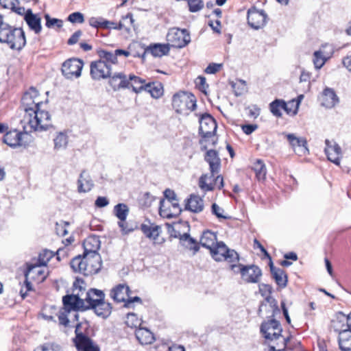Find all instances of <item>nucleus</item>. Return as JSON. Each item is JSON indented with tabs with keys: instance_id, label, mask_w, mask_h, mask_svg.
Wrapping results in <instances>:
<instances>
[{
	"instance_id": "f257e3e1",
	"label": "nucleus",
	"mask_w": 351,
	"mask_h": 351,
	"mask_svg": "<svg viewBox=\"0 0 351 351\" xmlns=\"http://www.w3.org/2000/svg\"><path fill=\"white\" fill-rule=\"evenodd\" d=\"M42 101L38 91L34 87L27 90L21 99V107L26 112L27 123L34 131H44L52 126L51 115L40 109Z\"/></svg>"
},
{
	"instance_id": "f03ea898",
	"label": "nucleus",
	"mask_w": 351,
	"mask_h": 351,
	"mask_svg": "<svg viewBox=\"0 0 351 351\" xmlns=\"http://www.w3.org/2000/svg\"><path fill=\"white\" fill-rule=\"evenodd\" d=\"M71 267L75 272L84 276L97 274L101 267V258L99 253H83V256H77L71 261Z\"/></svg>"
},
{
	"instance_id": "7ed1b4c3",
	"label": "nucleus",
	"mask_w": 351,
	"mask_h": 351,
	"mask_svg": "<svg viewBox=\"0 0 351 351\" xmlns=\"http://www.w3.org/2000/svg\"><path fill=\"white\" fill-rule=\"evenodd\" d=\"M86 310L93 309L95 313L103 319L108 318L112 313V305L105 301V293L99 289H90L85 292Z\"/></svg>"
},
{
	"instance_id": "20e7f679",
	"label": "nucleus",
	"mask_w": 351,
	"mask_h": 351,
	"mask_svg": "<svg viewBox=\"0 0 351 351\" xmlns=\"http://www.w3.org/2000/svg\"><path fill=\"white\" fill-rule=\"evenodd\" d=\"M1 43H6L12 49L21 50L26 44L23 29L10 27L1 21Z\"/></svg>"
},
{
	"instance_id": "39448f33",
	"label": "nucleus",
	"mask_w": 351,
	"mask_h": 351,
	"mask_svg": "<svg viewBox=\"0 0 351 351\" xmlns=\"http://www.w3.org/2000/svg\"><path fill=\"white\" fill-rule=\"evenodd\" d=\"M196 101L195 97L192 93L180 92L173 96L172 106L177 113L188 115L196 108Z\"/></svg>"
},
{
	"instance_id": "423d86ee",
	"label": "nucleus",
	"mask_w": 351,
	"mask_h": 351,
	"mask_svg": "<svg viewBox=\"0 0 351 351\" xmlns=\"http://www.w3.org/2000/svg\"><path fill=\"white\" fill-rule=\"evenodd\" d=\"M210 252L216 261H225L232 265L239 260L238 253L234 250L229 249L222 241L217 243Z\"/></svg>"
},
{
	"instance_id": "0eeeda50",
	"label": "nucleus",
	"mask_w": 351,
	"mask_h": 351,
	"mask_svg": "<svg viewBox=\"0 0 351 351\" xmlns=\"http://www.w3.org/2000/svg\"><path fill=\"white\" fill-rule=\"evenodd\" d=\"M230 269L234 273L240 272L242 279L247 283H257L262 276L261 269L256 265H230Z\"/></svg>"
},
{
	"instance_id": "6e6552de",
	"label": "nucleus",
	"mask_w": 351,
	"mask_h": 351,
	"mask_svg": "<svg viewBox=\"0 0 351 351\" xmlns=\"http://www.w3.org/2000/svg\"><path fill=\"white\" fill-rule=\"evenodd\" d=\"M112 64L110 60L99 58V60L93 61L90 66V74L94 80H100L110 77L112 74Z\"/></svg>"
},
{
	"instance_id": "1a4fd4ad",
	"label": "nucleus",
	"mask_w": 351,
	"mask_h": 351,
	"mask_svg": "<svg viewBox=\"0 0 351 351\" xmlns=\"http://www.w3.org/2000/svg\"><path fill=\"white\" fill-rule=\"evenodd\" d=\"M167 40L173 47L183 48L191 42V36L185 29L173 27L169 30Z\"/></svg>"
},
{
	"instance_id": "9d476101",
	"label": "nucleus",
	"mask_w": 351,
	"mask_h": 351,
	"mask_svg": "<svg viewBox=\"0 0 351 351\" xmlns=\"http://www.w3.org/2000/svg\"><path fill=\"white\" fill-rule=\"evenodd\" d=\"M84 66L82 60L78 58H70L62 64V73L67 79L77 78L81 75Z\"/></svg>"
},
{
	"instance_id": "9b49d317",
	"label": "nucleus",
	"mask_w": 351,
	"mask_h": 351,
	"mask_svg": "<svg viewBox=\"0 0 351 351\" xmlns=\"http://www.w3.org/2000/svg\"><path fill=\"white\" fill-rule=\"evenodd\" d=\"M217 128V122L210 114L205 113L201 116L199 133L202 138H208L215 135Z\"/></svg>"
},
{
	"instance_id": "f8f14e48",
	"label": "nucleus",
	"mask_w": 351,
	"mask_h": 351,
	"mask_svg": "<svg viewBox=\"0 0 351 351\" xmlns=\"http://www.w3.org/2000/svg\"><path fill=\"white\" fill-rule=\"evenodd\" d=\"M282 135L285 136L290 147L297 155L302 156L309 154L307 141L305 138L298 137L292 133L283 132Z\"/></svg>"
},
{
	"instance_id": "ddd939ff",
	"label": "nucleus",
	"mask_w": 351,
	"mask_h": 351,
	"mask_svg": "<svg viewBox=\"0 0 351 351\" xmlns=\"http://www.w3.org/2000/svg\"><path fill=\"white\" fill-rule=\"evenodd\" d=\"M29 135L27 132H21L17 130L7 132L3 136V143L11 147L26 146Z\"/></svg>"
},
{
	"instance_id": "4468645a",
	"label": "nucleus",
	"mask_w": 351,
	"mask_h": 351,
	"mask_svg": "<svg viewBox=\"0 0 351 351\" xmlns=\"http://www.w3.org/2000/svg\"><path fill=\"white\" fill-rule=\"evenodd\" d=\"M80 327V324H78L75 331L76 336L73 339L77 350L79 351H100L99 346L95 345L90 338L82 332H78Z\"/></svg>"
},
{
	"instance_id": "2eb2a0df",
	"label": "nucleus",
	"mask_w": 351,
	"mask_h": 351,
	"mask_svg": "<svg viewBox=\"0 0 351 351\" xmlns=\"http://www.w3.org/2000/svg\"><path fill=\"white\" fill-rule=\"evenodd\" d=\"M40 264L29 265L25 272V283L26 285L27 290H32V284L29 280L40 282H43L46 278L45 271L41 267Z\"/></svg>"
},
{
	"instance_id": "dca6fc26",
	"label": "nucleus",
	"mask_w": 351,
	"mask_h": 351,
	"mask_svg": "<svg viewBox=\"0 0 351 351\" xmlns=\"http://www.w3.org/2000/svg\"><path fill=\"white\" fill-rule=\"evenodd\" d=\"M282 331L279 322L274 319L265 322L261 326V332L267 339H277Z\"/></svg>"
},
{
	"instance_id": "f3484780",
	"label": "nucleus",
	"mask_w": 351,
	"mask_h": 351,
	"mask_svg": "<svg viewBox=\"0 0 351 351\" xmlns=\"http://www.w3.org/2000/svg\"><path fill=\"white\" fill-rule=\"evenodd\" d=\"M247 23L254 29L262 28L267 23V15L264 10L252 8L247 11Z\"/></svg>"
},
{
	"instance_id": "a211bd4d",
	"label": "nucleus",
	"mask_w": 351,
	"mask_h": 351,
	"mask_svg": "<svg viewBox=\"0 0 351 351\" xmlns=\"http://www.w3.org/2000/svg\"><path fill=\"white\" fill-rule=\"evenodd\" d=\"M83 293L82 294H80L77 293V294L74 295H64L62 298V302L64 305V308L69 309L70 311L71 310L74 311H86V302H85V298H82Z\"/></svg>"
},
{
	"instance_id": "6ab92c4d",
	"label": "nucleus",
	"mask_w": 351,
	"mask_h": 351,
	"mask_svg": "<svg viewBox=\"0 0 351 351\" xmlns=\"http://www.w3.org/2000/svg\"><path fill=\"white\" fill-rule=\"evenodd\" d=\"M141 230L148 239L153 241L154 244H161L165 241L163 238L160 237L162 232L161 227L154 224H142Z\"/></svg>"
},
{
	"instance_id": "aec40b11",
	"label": "nucleus",
	"mask_w": 351,
	"mask_h": 351,
	"mask_svg": "<svg viewBox=\"0 0 351 351\" xmlns=\"http://www.w3.org/2000/svg\"><path fill=\"white\" fill-rule=\"evenodd\" d=\"M326 148L325 154L328 159L334 164L339 165L340 164V158L341 156V149L335 142H330L328 139L325 141Z\"/></svg>"
},
{
	"instance_id": "412c9836",
	"label": "nucleus",
	"mask_w": 351,
	"mask_h": 351,
	"mask_svg": "<svg viewBox=\"0 0 351 351\" xmlns=\"http://www.w3.org/2000/svg\"><path fill=\"white\" fill-rule=\"evenodd\" d=\"M108 78V84L114 91L130 87V82L123 73H114L113 75L111 74Z\"/></svg>"
},
{
	"instance_id": "4be33fe9",
	"label": "nucleus",
	"mask_w": 351,
	"mask_h": 351,
	"mask_svg": "<svg viewBox=\"0 0 351 351\" xmlns=\"http://www.w3.org/2000/svg\"><path fill=\"white\" fill-rule=\"evenodd\" d=\"M204 160L208 163L212 176L219 173L221 168V159L216 150H208L205 154Z\"/></svg>"
},
{
	"instance_id": "5701e85b",
	"label": "nucleus",
	"mask_w": 351,
	"mask_h": 351,
	"mask_svg": "<svg viewBox=\"0 0 351 351\" xmlns=\"http://www.w3.org/2000/svg\"><path fill=\"white\" fill-rule=\"evenodd\" d=\"M24 20L29 28L35 34L40 33L42 30L41 18L38 14H34L31 9L27 10Z\"/></svg>"
},
{
	"instance_id": "b1692460",
	"label": "nucleus",
	"mask_w": 351,
	"mask_h": 351,
	"mask_svg": "<svg viewBox=\"0 0 351 351\" xmlns=\"http://www.w3.org/2000/svg\"><path fill=\"white\" fill-rule=\"evenodd\" d=\"M331 328H332L335 331L339 332V335L340 332L348 330L349 326L347 315L341 312L336 313L335 317L332 319Z\"/></svg>"
},
{
	"instance_id": "393cba45",
	"label": "nucleus",
	"mask_w": 351,
	"mask_h": 351,
	"mask_svg": "<svg viewBox=\"0 0 351 351\" xmlns=\"http://www.w3.org/2000/svg\"><path fill=\"white\" fill-rule=\"evenodd\" d=\"M130 292L128 286L120 284L111 290L110 296L117 302L125 303Z\"/></svg>"
},
{
	"instance_id": "a878e982",
	"label": "nucleus",
	"mask_w": 351,
	"mask_h": 351,
	"mask_svg": "<svg viewBox=\"0 0 351 351\" xmlns=\"http://www.w3.org/2000/svg\"><path fill=\"white\" fill-rule=\"evenodd\" d=\"M204 200L199 196L192 194L187 199L185 209L195 213H199L204 210Z\"/></svg>"
},
{
	"instance_id": "bb28decb",
	"label": "nucleus",
	"mask_w": 351,
	"mask_h": 351,
	"mask_svg": "<svg viewBox=\"0 0 351 351\" xmlns=\"http://www.w3.org/2000/svg\"><path fill=\"white\" fill-rule=\"evenodd\" d=\"M338 102L339 99L334 90L330 88H326L322 96V105L327 108H332Z\"/></svg>"
},
{
	"instance_id": "cd10ccee",
	"label": "nucleus",
	"mask_w": 351,
	"mask_h": 351,
	"mask_svg": "<svg viewBox=\"0 0 351 351\" xmlns=\"http://www.w3.org/2000/svg\"><path fill=\"white\" fill-rule=\"evenodd\" d=\"M77 184V190L80 193L89 192L94 186L90 175L84 170L80 173Z\"/></svg>"
},
{
	"instance_id": "c85d7f7f",
	"label": "nucleus",
	"mask_w": 351,
	"mask_h": 351,
	"mask_svg": "<svg viewBox=\"0 0 351 351\" xmlns=\"http://www.w3.org/2000/svg\"><path fill=\"white\" fill-rule=\"evenodd\" d=\"M269 265L271 275L276 284L280 287H285L287 283V276L285 271L280 268L274 267L272 261L269 263Z\"/></svg>"
},
{
	"instance_id": "c756f323",
	"label": "nucleus",
	"mask_w": 351,
	"mask_h": 351,
	"mask_svg": "<svg viewBox=\"0 0 351 351\" xmlns=\"http://www.w3.org/2000/svg\"><path fill=\"white\" fill-rule=\"evenodd\" d=\"M97 54L99 58L110 60L111 63L116 64L117 63V56L123 55L128 57L130 52L123 49H116L114 52L101 49L97 51Z\"/></svg>"
},
{
	"instance_id": "7c9ffc66",
	"label": "nucleus",
	"mask_w": 351,
	"mask_h": 351,
	"mask_svg": "<svg viewBox=\"0 0 351 351\" xmlns=\"http://www.w3.org/2000/svg\"><path fill=\"white\" fill-rule=\"evenodd\" d=\"M135 335L139 343L143 345L151 344L155 340L154 334L145 327L136 329Z\"/></svg>"
},
{
	"instance_id": "2f4dec72",
	"label": "nucleus",
	"mask_w": 351,
	"mask_h": 351,
	"mask_svg": "<svg viewBox=\"0 0 351 351\" xmlns=\"http://www.w3.org/2000/svg\"><path fill=\"white\" fill-rule=\"evenodd\" d=\"M169 44H154L149 45L145 51V53H149L154 57H162L167 55L169 52Z\"/></svg>"
},
{
	"instance_id": "473e14b6",
	"label": "nucleus",
	"mask_w": 351,
	"mask_h": 351,
	"mask_svg": "<svg viewBox=\"0 0 351 351\" xmlns=\"http://www.w3.org/2000/svg\"><path fill=\"white\" fill-rule=\"evenodd\" d=\"M218 243L217 241V235L215 233L206 230L204 231L200 239V244L202 247L208 249L210 251Z\"/></svg>"
},
{
	"instance_id": "72a5a7b5",
	"label": "nucleus",
	"mask_w": 351,
	"mask_h": 351,
	"mask_svg": "<svg viewBox=\"0 0 351 351\" xmlns=\"http://www.w3.org/2000/svg\"><path fill=\"white\" fill-rule=\"evenodd\" d=\"M269 108L271 112L277 117H280L282 116L281 110H285L287 113H289L290 112L287 103L281 99H275L272 101L269 104Z\"/></svg>"
},
{
	"instance_id": "f704fd0d",
	"label": "nucleus",
	"mask_w": 351,
	"mask_h": 351,
	"mask_svg": "<svg viewBox=\"0 0 351 351\" xmlns=\"http://www.w3.org/2000/svg\"><path fill=\"white\" fill-rule=\"evenodd\" d=\"M64 252V250L59 249L56 252V254H55L51 250H43L38 255V264H40V265H46L47 262L55 256H56V259L59 261L60 260V254Z\"/></svg>"
},
{
	"instance_id": "c9c22d12",
	"label": "nucleus",
	"mask_w": 351,
	"mask_h": 351,
	"mask_svg": "<svg viewBox=\"0 0 351 351\" xmlns=\"http://www.w3.org/2000/svg\"><path fill=\"white\" fill-rule=\"evenodd\" d=\"M83 245L84 248V253H98V250L100 247V241L98 238L95 237H90L84 241Z\"/></svg>"
},
{
	"instance_id": "e433bc0d",
	"label": "nucleus",
	"mask_w": 351,
	"mask_h": 351,
	"mask_svg": "<svg viewBox=\"0 0 351 351\" xmlns=\"http://www.w3.org/2000/svg\"><path fill=\"white\" fill-rule=\"evenodd\" d=\"M339 345L342 351L351 350V330L340 332L339 335Z\"/></svg>"
},
{
	"instance_id": "4c0bfd02",
	"label": "nucleus",
	"mask_w": 351,
	"mask_h": 351,
	"mask_svg": "<svg viewBox=\"0 0 351 351\" xmlns=\"http://www.w3.org/2000/svg\"><path fill=\"white\" fill-rule=\"evenodd\" d=\"M149 93L152 97L158 99L163 95V86L159 82H149L145 84V90Z\"/></svg>"
},
{
	"instance_id": "58836bf2",
	"label": "nucleus",
	"mask_w": 351,
	"mask_h": 351,
	"mask_svg": "<svg viewBox=\"0 0 351 351\" xmlns=\"http://www.w3.org/2000/svg\"><path fill=\"white\" fill-rule=\"evenodd\" d=\"M130 86L132 87V90L136 93H141L145 90V80L134 75H130L129 77Z\"/></svg>"
},
{
	"instance_id": "ea45409f",
	"label": "nucleus",
	"mask_w": 351,
	"mask_h": 351,
	"mask_svg": "<svg viewBox=\"0 0 351 351\" xmlns=\"http://www.w3.org/2000/svg\"><path fill=\"white\" fill-rule=\"evenodd\" d=\"M253 169L256 177L259 181H264L266 178L267 169L265 163L261 159H257L254 163Z\"/></svg>"
},
{
	"instance_id": "a19ab883",
	"label": "nucleus",
	"mask_w": 351,
	"mask_h": 351,
	"mask_svg": "<svg viewBox=\"0 0 351 351\" xmlns=\"http://www.w3.org/2000/svg\"><path fill=\"white\" fill-rule=\"evenodd\" d=\"M4 3H1V6L5 8H9L12 11L16 12L19 15L24 16L26 13L25 8L19 6V1L18 0H3Z\"/></svg>"
},
{
	"instance_id": "79ce46f5",
	"label": "nucleus",
	"mask_w": 351,
	"mask_h": 351,
	"mask_svg": "<svg viewBox=\"0 0 351 351\" xmlns=\"http://www.w3.org/2000/svg\"><path fill=\"white\" fill-rule=\"evenodd\" d=\"M181 241H183L184 245L191 250H193L194 254L197 252L199 250V246L196 241L190 237L187 233H184L180 237Z\"/></svg>"
},
{
	"instance_id": "37998d69",
	"label": "nucleus",
	"mask_w": 351,
	"mask_h": 351,
	"mask_svg": "<svg viewBox=\"0 0 351 351\" xmlns=\"http://www.w3.org/2000/svg\"><path fill=\"white\" fill-rule=\"evenodd\" d=\"M113 211L119 221H125L129 213V208L125 204L119 203L114 207Z\"/></svg>"
},
{
	"instance_id": "c03bdc74",
	"label": "nucleus",
	"mask_w": 351,
	"mask_h": 351,
	"mask_svg": "<svg viewBox=\"0 0 351 351\" xmlns=\"http://www.w3.org/2000/svg\"><path fill=\"white\" fill-rule=\"evenodd\" d=\"M159 214L162 217L167 219L176 217V215H174L170 205L167 204L165 199L160 201Z\"/></svg>"
},
{
	"instance_id": "a18cd8bd",
	"label": "nucleus",
	"mask_w": 351,
	"mask_h": 351,
	"mask_svg": "<svg viewBox=\"0 0 351 351\" xmlns=\"http://www.w3.org/2000/svg\"><path fill=\"white\" fill-rule=\"evenodd\" d=\"M142 319L134 313H128L126 316L125 324L130 328H141Z\"/></svg>"
},
{
	"instance_id": "49530a36",
	"label": "nucleus",
	"mask_w": 351,
	"mask_h": 351,
	"mask_svg": "<svg viewBox=\"0 0 351 351\" xmlns=\"http://www.w3.org/2000/svg\"><path fill=\"white\" fill-rule=\"evenodd\" d=\"M214 176L212 174L208 176L206 174L202 175L199 179V186L204 191H213L215 188L214 184L213 182H208V180H211Z\"/></svg>"
},
{
	"instance_id": "de8ad7c7",
	"label": "nucleus",
	"mask_w": 351,
	"mask_h": 351,
	"mask_svg": "<svg viewBox=\"0 0 351 351\" xmlns=\"http://www.w3.org/2000/svg\"><path fill=\"white\" fill-rule=\"evenodd\" d=\"M53 141L56 149H64L68 144V136L64 132H59L53 139Z\"/></svg>"
},
{
	"instance_id": "09e8293b",
	"label": "nucleus",
	"mask_w": 351,
	"mask_h": 351,
	"mask_svg": "<svg viewBox=\"0 0 351 351\" xmlns=\"http://www.w3.org/2000/svg\"><path fill=\"white\" fill-rule=\"evenodd\" d=\"M328 58L323 55L319 50L315 51L313 53V64L317 69H321Z\"/></svg>"
},
{
	"instance_id": "8fccbe9b",
	"label": "nucleus",
	"mask_w": 351,
	"mask_h": 351,
	"mask_svg": "<svg viewBox=\"0 0 351 351\" xmlns=\"http://www.w3.org/2000/svg\"><path fill=\"white\" fill-rule=\"evenodd\" d=\"M88 23L91 27L97 29H104V27H107L106 25L110 24L109 21L102 17H91L88 21Z\"/></svg>"
},
{
	"instance_id": "3c124183",
	"label": "nucleus",
	"mask_w": 351,
	"mask_h": 351,
	"mask_svg": "<svg viewBox=\"0 0 351 351\" xmlns=\"http://www.w3.org/2000/svg\"><path fill=\"white\" fill-rule=\"evenodd\" d=\"M134 21L132 14L131 13H128L125 16L122 17L119 23L123 24L125 26L123 27V29L129 32L131 27L134 26Z\"/></svg>"
},
{
	"instance_id": "603ef678",
	"label": "nucleus",
	"mask_w": 351,
	"mask_h": 351,
	"mask_svg": "<svg viewBox=\"0 0 351 351\" xmlns=\"http://www.w3.org/2000/svg\"><path fill=\"white\" fill-rule=\"evenodd\" d=\"M45 19L46 20L45 25L48 28H51V27H53L54 26H56L57 27H59V28L62 27L63 22L60 19L51 18L48 14H46L45 15Z\"/></svg>"
},
{
	"instance_id": "864d4df0",
	"label": "nucleus",
	"mask_w": 351,
	"mask_h": 351,
	"mask_svg": "<svg viewBox=\"0 0 351 351\" xmlns=\"http://www.w3.org/2000/svg\"><path fill=\"white\" fill-rule=\"evenodd\" d=\"M188 3L189 11L196 12L202 10L204 7L202 0H186Z\"/></svg>"
},
{
	"instance_id": "5fc2aeb1",
	"label": "nucleus",
	"mask_w": 351,
	"mask_h": 351,
	"mask_svg": "<svg viewBox=\"0 0 351 351\" xmlns=\"http://www.w3.org/2000/svg\"><path fill=\"white\" fill-rule=\"evenodd\" d=\"M119 226L121 228V232L124 234H129L133 232L136 228V226L129 223V222L125 221H119L118 222Z\"/></svg>"
},
{
	"instance_id": "6e6d98bb",
	"label": "nucleus",
	"mask_w": 351,
	"mask_h": 351,
	"mask_svg": "<svg viewBox=\"0 0 351 351\" xmlns=\"http://www.w3.org/2000/svg\"><path fill=\"white\" fill-rule=\"evenodd\" d=\"M34 351H62L61 347L56 343H45L38 347Z\"/></svg>"
},
{
	"instance_id": "4d7b16f0",
	"label": "nucleus",
	"mask_w": 351,
	"mask_h": 351,
	"mask_svg": "<svg viewBox=\"0 0 351 351\" xmlns=\"http://www.w3.org/2000/svg\"><path fill=\"white\" fill-rule=\"evenodd\" d=\"M70 313L69 309L63 308L59 311L58 314V319L60 324L63 325L64 326H67L69 320L68 319V314Z\"/></svg>"
},
{
	"instance_id": "13d9d810",
	"label": "nucleus",
	"mask_w": 351,
	"mask_h": 351,
	"mask_svg": "<svg viewBox=\"0 0 351 351\" xmlns=\"http://www.w3.org/2000/svg\"><path fill=\"white\" fill-rule=\"evenodd\" d=\"M223 67V64L210 63L205 69L204 72L207 74H215L219 71Z\"/></svg>"
},
{
	"instance_id": "bf43d9fd",
	"label": "nucleus",
	"mask_w": 351,
	"mask_h": 351,
	"mask_svg": "<svg viewBox=\"0 0 351 351\" xmlns=\"http://www.w3.org/2000/svg\"><path fill=\"white\" fill-rule=\"evenodd\" d=\"M68 21L73 23H82L84 21V15L79 12L71 13L68 16Z\"/></svg>"
},
{
	"instance_id": "052dcab7",
	"label": "nucleus",
	"mask_w": 351,
	"mask_h": 351,
	"mask_svg": "<svg viewBox=\"0 0 351 351\" xmlns=\"http://www.w3.org/2000/svg\"><path fill=\"white\" fill-rule=\"evenodd\" d=\"M212 213L219 219H228V217L223 215V209L219 207L216 203H213L211 206Z\"/></svg>"
},
{
	"instance_id": "680f3d73",
	"label": "nucleus",
	"mask_w": 351,
	"mask_h": 351,
	"mask_svg": "<svg viewBox=\"0 0 351 351\" xmlns=\"http://www.w3.org/2000/svg\"><path fill=\"white\" fill-rule=\"evenodd\" d=\"M319 51L323 52V55L327 57L328 59L331 57L333 53V47L332 45L325 43L319 48Z\"/></svg>"
},
{
	"instance_id": "e2e57ef3",
	"label": "nucleus",
	"mask_w": 351,
	"mask_h": 351,
	"mask_svg": "<svg viewBox=\"0 0 351 351\" xmlns=\"http://www.w3.org/2000/svg\"><path fill=\"white\" fill-rule=\"evenodd\" d=\"M195 84L199 89L205 92L208 85L206 82V78L203 76H198L195 80Z\"/></svg>"
},
{
	"instance_id": "0e129e2a",
	"label": "nucleus",
	"mask_w": 351,
	"mask_h": 351,
	"mask_svg": "<svg viewBox=\"0 0 351 351\" xmlns=\"http://www.w3.org/2000/svg\"><path fill=\"white\" fill-rule=\"evenodd\" d=\"M164 196L167 200L166 202L167 204L178 199L175 192L169 189H167L164 191Z\"/></svg>"
},
{
	"instance_id": "69168bd1",
	"label": "nucleus",
	"mask_w": 351,
	"mask_h": 351,
	"mask_svg": "<svg viewBox=\"0 0 351 351\" xmlns=\"http://www.w3.org/2000/svg\"><path fill=\"white\" fill-rule=\"evenodd\" d=\"M108 204L109 200L106 197L99 196L95 202V205L97 208H104Z\"/></svg>"
},
{
	"instance_id": "338daca9",
	"label": "nucleus",
	"mask_w": 351,
	"mask_h": 351,
	"mask_svg": "<svg viewBox=\"0 0 351 351\" xmlns=\"http://www.w3.org/2000/svg\"><path fill=\"white\" fill-rule=\"evenodd\" d=\"M82 34V32L81 30L75 32L68 40L67 43L70 45H73L77 43Z\"/></svg>"
},
{
	"instance_id": "774afa93",
	"label": "nucleus",
	"mask_w": 351,
	"mask_h": 351,
	"mask_svg": "<svg viewBox=\"0 0 351 351\" xmlns=\"http://www.w3.org/2000/svg\"><path fill=\"white\" fill-rule=\"evenodd\" d=\"M167 204L170 205L171 210L174 213V215H176V217H177L180 214L182 209L180 206L178 199L174 201V202H169Z\"/></svg>"
}]
</instances>
